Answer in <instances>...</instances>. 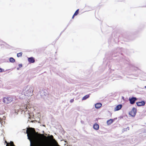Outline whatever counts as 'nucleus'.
Returning a JSON list of instances; mask_svg holds the SVG:
<instances>
[{"instance_id":"obj_22","label":"nucleus","mask_w":146,"mask_h":146,"mask_svg":"<svg viewBox=\"0 0 146 146\" xmlns=\"http://www.w3.org/2000/svg\"><path fill=\"white\" fill-rule=\"evenodd\" d=\"M145 88H146V86H145Z\"/></svg>"},{"instance_id":"obj_10","label":"nucleus","mask_w":146,"mask_h":146,"mask_svg":"<svg viewBox=\"0 0 146 146\" xmlns=\"http://www.w3.org/2000/svg\"><path fill=\"white\" fill-rule=\"evenodd\" d=\"M102 106V104L100 103H97L95 104V107L97 109L99 108Z\"/></svg>"},{"instance_id":"obj_5","label":"nucleus","mask_w":146,"mask_h":146,"mask_svg":"<svg viewBox=\"0 0 146 146\" xmlns=\"http://www.w3.org/2000/svg\"><path fill=\"white\" fill-rule=\"evenodd\" d=\"M12 101L11 98L10 97L4 98L3 99V102L6 104H8Z\"/></svg>"},{"instance_id":"obj_6","label":"nucleus","mask_w":146,"mask_h":146,"mask_svg":"<svg viewBox=\"0 0 146 146\" xmlns=\"http://www.w3.org/2000/svg\"><path fill=\"white\" fill-rule=\"evenodd\" d=\"M129 100L130 101V103L133 104L135 103V101L137 100V99L135 97H132L129 98Z\"/></svg>"},{"instance_id":"obj_20","label":"nucleus","mask_w":146,"mask_h":146,"mask_svg":"<svg viewBox=\"0 0 146 146\" xmlns=\"http://www.w3.org/2000/svg\"><path fill=\"white\" fill-rule=\"evenodd\" d=\"M74 99H72L70 100V102L71 103H72L74 102Z\"/></svg>"},{"instance_id":"obj_12","label":"nucleus","mask_w":146,"mask_h":146,"mask_svg":"<svg viewBox=\"0 0 146 146\" xmlns=\"http://www.w3.org/2000/svg\"><path fill=\"white\" fill-rule=\"evenodd\" d=\"M113 119H110L108 120L107 121V124L110 125L113 123Z\"/></svg>"},{"instance_id":"obj_18","label":"nucleus","mask_w":146,"mask_h":146,"mask_svg":"<svg viewBox=\"0 0 146 146\" xmlns=\"http://www.w3.org/2000/svg\"><path fill=\"white\" fill-rule=\"evenodd\" d=\"M12 141H11L10 143H8L6 141H5V143H7V145L6 146H9L10 145V144L11 143V142Z\"/></svg>"},{"instance_id":"obj_8","label":"nucleus","mask_w":146,"mask_h":146,"mask_svg":"<svg viewBox=\"0 0 146 146\" xmlns=\"http://www.w3.org/2000/svg\"><path fill=\"white\" fill-rule=\"evenodd\" d=\"M28 60L30 63H33L35 62V58L33 57L28 58Z\"/></svg>"},{"instance_id":"obj_4","label":"nucleus","mask_w":146,"mask_h":146,"mask_svg":"<svg viewBox=\"0 0 146 146\" xmlns=\"http://www.w3.org/2000/svg\"><path fill=\"white\" fill-rule=\"evenodd\" d=\"M136 109L133 108L131 111L129 112V114L132 117H134L136 115Z\"/></svg>"},{"instance_id":"obj_7","label":"nucleus","mask_w":146,"mask_h":146,"mask_svg":"<svg viewBox=\"0 0 146 146\" xmlns=\"http://www.w3.org/2000/svg\"><path fill=\"white\" fill-rule=\"evenodd\" d=\"M136 104L138 106H144L145 104V102L143 101L141 102H137Z\"/></svg>"},{"instance_id":"obj_2","label":"nucleus","mask_w":146,"mask_h":146,"mask_svg":"<svg viewBox=\"0 0 146 146\" xmlns=\"http://www.w3.org/2000/svg\"><path fill=\"white\" fill-rule=\"evenodd\" d=\"M33 91V88L31 87H27L23 90V93L25 96H28L31 95Z\"/></svg>"},{"instance_id":"obj_21","label":"nucleus","mask_w":146,"mask_h":146,"mask_svg":"<svg viewBox=\"0 0 146 146\" xmlns=\"http://www.w3.org/2000/svg\"><path fill=\"white\" fill-rule=\"evenodd\" d=\"M129 127H127V129H128V130H129Z\"/></svg>"},{"instance_id":"obj_9","label":"nucleus","mask_w":146,"mask_h":146,"mask_svg":"<svg viewBox=\"0 0 146 146\" xmlns=\"http://www.w3.org/2000/svg\"><path fill=\"white\" fill-rule=\"evenodd\" d=\"M122 105L121 104L118 105L114 109L115 111H118L121 109L122 108Z\"/></svg>"},{"instance_id":"obj_13","label":"nucleus","mask_w":146,"mask_h":146,"mask_svg":"<svg viewBox=\"0 0 146 146\" xmlns=\"http://www.w3.org/2000/svg\"><path fill=\"white\" fill-rule=\"evenodd\" d=\"M79 9H77L76 11V12H75V13H74V15H73L72 17V19H73L74 17L75 16H76L77 15L78 13H79Z\"/></svg>"},{"instance_id":"obj_16","label":"nucleus","mask_w":146,"mask_h":146,"mask_svg":"<svg viewBox=\"0 0 146 146\" xmlns=\"http://www.w3.org/2000/svg\"><path fill=\"white\" fill-rule=\"evenodd\" d=\"M22 52H20V53L17 54V56L18 57H20L22 56Z\"/></svg>"},{"instance_id":"obj_11","label":"nucleus","mask_w":146,"mask_h":146,"mask_svg":"<svg viewBox=\"0 0 146 146\" xmlns=\"http://www.w3.org/2000/svg\"><path fill=\"white\" fill-rule=\"evenodd\" d=\"M93 128L94 129L96 130H98L99 129V125L97 123H95L93 126Z\"/></svg>"},{"instance_id":"obj_19","label":"nucleus","mask_w":146,"mask_h":146,"mask_svg":"<svg viewBox=\"0 0 146 146\" xmlns=\"http://www.w3.org/2000/svg\"><path fill=\"white\" fill-rule=\"evenodd\" d=\"M19 68H21L22 67V64H20L19 65Z\"/></svg>"},{"instance_id":"obj_14","label":"nucleus","mask_w":146,"mask_h":146,"mask_svg":"<svg viewBox=\"0 0 146 146\" xmlns=\"http://www.w3.org/2000/svg\"><path fill=\"white\" fill-rule=\"evenodd\" d=\"M10 62L12 63H14L15 62V59L12 57H11L9 59Z\"/></svg>"},{"instance_id":"obj_17","label":"nucleus","mask_w":146,"mask_h":146,"mask_svg":"<svg viewBox=\"0 0 146 146\" xmlns=\"http://www.w3.org/2000/svg\"><path fill=\"white\" fill-rule=\"evenodd\" d=\"M4 71V70L0 68V72Z\"/></svg>"},{"instance_id":"obj_15","label":"nucleus","mask_w":146,"mask_h":146,"mask_svg":"<svg viewBox=\"0 0 146 146\" xmlns=\"http://www.w3.org/2000/svg\"><path fill=\"white\" fill-rule=\"evenodd\" d=\"M90 97V95L88 94L84 96L82 98V100H85L89 98Z\"/></svg>"},{"instance_id":"obj_3","label":"nucleus","mask_w":146,"mask_h":146,"mask_svg":"<svg viewBox=\"0 0 146 146\" xmlns=\"http://www.w3.org/2000/svg\"><path fill=\"white\" fill-rule=\"evenodd\" d=\"M38 135L39 136V137L40 139H47L48 138L50 139H52V141L56 145H58V143L56 142V140L53 139V135H51L50 136H48L46 137L43 134H38Z\"/></svg>"},{"instance_id":"obj_1","label":"nucleus","mask_w":146,"mask_h":146,"mask_svg":"<svg viewBox=\"0 0 146 146\" xmlns=\"http://www.w3.org/2000/svg\"><path fill=\"white\" fill-rule=\"evenodd\" d=\"M28 139L30 141L31 143V146H36L35 144L32 145V141L35 140V139L36 131L34 128L30 127L27 129L26 131ZM39 146H48L44 142H40Z\"/></svg>"}]
</instances>
